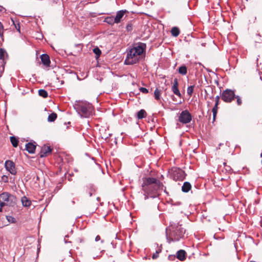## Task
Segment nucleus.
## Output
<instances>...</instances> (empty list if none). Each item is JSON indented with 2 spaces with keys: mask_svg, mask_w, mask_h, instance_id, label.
<instances>
[{
  "mask_svg": "<svg viewBox=\"0 0 262 262\" xmlns=\"http://www.w3.org/2000/svg\"><path fill=\"white\" fill-rule=\"evenodd\" d=\"M142 180V189L146 194L145 199H147L148 196L151 198L158 196L159 195L158 190L162 189V183L154 178L145 177Z\"/></svg>",
  "mask_w": 262,
  "mask_h": 262,
  "instance_id": "nucleus-1",
  "label": "nucleus"
},
{
  "mask_svg": "<svg viewBox=\"0 0 262 262\" xmlns=\"http://www.w3.org/2000/svg\"><path fill=\"white\" fill-rule=\"evenodd\" d=\"M145 44L140 43L130 49L127 53L124 63L129 65L137 63L139 61L140 56L145 51Z\"/></svg>",
  "mask_w": 262,
  "mask_h": 262,
  "instance_id": "nucleus-2",
  "label": "nucleus"
},
{
  "mask_svg": "<svg viewBox=\"0 0 262 262\" xmlns=\"http://www.w3.org/2000/svg\"><path fill=\"white\" fill-rule=\"evenodd\" d=\"M168 230L169 231V233L167 238L169 243L171 242L178 241L184 237L185 233V230L181 225L178 224L170 225L168 229H167V231ZM167 234L168 233L167 232Z\"/></svg>",
  "mask_w": 262,
  "mask_h": 262,
  "instance_id": "nucleus-3",
  "label": "nucleus"
},
{
  "mask_svg": "<svg viewBox=\"0 0 262 262\" xmlns=\"http://www.w3.org/2000/svg\"><path fill=\"white\" fill-rule=\"evenodd\" d=\"M16 204V198L15 196L7 192L0 194V206H14Z\"/></svg>",
  "mask_w": 262,
  "mask_h": 262,
  "instance_id": "nucleus-4",
  "label": "nucleus"
},
{
  "mask_svg": "<svg viewBox=\"0 0 262 262\" xmlns=\"http://www.w3.org/2000/svg\"><path fill=\"white\" fill-rule=\"evenodd\" d=\"M78 113L80 115L85 118H88L92 115L93 112V107L91 104L84 103L79 105Z\"/></svg>",
  "mask_w": 262,
  "mask_h": 262,
  "instance_id": "nucleus-5",
  "label": "nucleus"
},
{
  "mask_svg": "<svg viewBox=\"0 0 262 262\" xmlns=\"http://www.w3.org/2000/svg\"><path fill=\"white\" fill-rule=\"evenodd\" d=\"M170 178L175 181H183L186 176V174L183 170L179 168L173 167L170 172Z\"/></svg>",
  "mask_w": 262,
  "mask_h": 262,
  "instance_id": "nucleus-6",
  "label": "nucleus"
},
{
  "mask_svg": "<svg viewBox=\"0 0 262 262\" xmlns=\"http://www.w3.org/2000/svg\"><path fill=\"white\" fill-rule=\"evenodd\" d=\"M192 120L191 114L187 111H183L179 116L178 121L183 124H187Z\"/></svg>",
  "mask_w": 262,
  "mask_h": 262,
  "instance_id": "nucleus-7",
  "label": "nucleus"
},
{
  "mask_svg": "<svg viewBox=\"0 0 262 262\" xmlns=\"http://www.w3.org/2000/svg\"><path fill=\"white\" fill-rule=\"evenodd\" d=\"M234 97L235 93L234 91L229 89H226L223 91L221 95L222 99L224 101L228 103L231 102Z\"/></svg>",
  "mask_w": 262,
  "mask_h": 262,
  "instance_id": "nucleus-8",
  "label": "nucleus"
},
{
  "mask_svg": "<svg viewBox=\"0 0 262 262\" xmlns=\"http://www.w3.org/2000/svg\"><path fill=\"white\" fill-rule=\"evenodd\" d=\"M5 166L7 170H8L12 174H16V170L14 163L11 160H7L5 163Z\"/></svg>",
  "mask_w": 262,
  "mask_h": 262,
  "instance_id": "nucleus-9",
  "label": "nucleus"
},
{
  "mask_svg": "<svg viewBox=\"0 0 262 262\" xmlns=\"http://www.w3.org/2000/svg\"><path fill=\"white\" fill-rule=\"evenodd\" d=\"M84 194L85 196L90 197L96 192V189L93 185L89 184L84 188Z\"/></svg>",
  "mask_w": 262,
  "mask_h": 262,
  "instance_id": "nucleus-10",
  "label": "nucleus"
},
{
  "mask_svg": "<svg viewBox=\"0 0 262 262\" xmlns=\"http://www.w3.org/2000/svg\"><path fill=\"white\" fill-rule=\"evenodd\" d=\"M52 151V149L50 146L44 145L41 148L39 155L40 157L43 158L47 157Z\"/></svg>",
  "mask_w": 262,
  "mask_h": 262,
  "instance_id": "nucleus-11",
  "label": "nucleus"
},
{
  "mask_svg": "<svg viewBox=\"0 0 262 262\" xmlns=\"http://www.w3.org/2000/svg\"><path fill=\"white\" fill-rule=\"evenodd\" d=\"M179 83L178 80L177 78L174 79L173 85L172 86L171 89L173 93L179 97H181V94L180 93L178 89Z\"/></svg>",
  "mask_w": 262,
  "mask_h": 262,
  "instance_id": "nucleus-12",
  "label": "nucleus"
},
{
  "mask_svg": "<svg viewBox=\"0 0 262 262\" xmlns=\"http://www.w3.org/2000/svg\"><path fill=\"white\" fill-rule=\"evenodd\" d=\"M40 59L42 63L46 66L49 67L50 64V57L48 54H44L41 55Z\"/></svg>",
  "mask_w": 262,
  "mask_h": 262,
  "instance_id": "nucleus-13",
  "label": "nucleus"
},
{
  "mask_svg": "<svg viewBox=\"0 0 262 262\" xmlns=\"http://www.w3.org/2000/svg\"><path fill=\"white\" fill-rule=\"evenodd\" d=\"M126 12V10H120L117 12L116 16L114 17L116 20V24H118L121 21L122 18Z\"/></svg>",
  "mask_w": 262,
  "mask_h": 262,
  "instance_id": "nucleus-14",
  "label": "nucleus"
},
{
  "mask_svg": "<svg viewBox=\"0 0 262 262\" xmlns=\"http://www.w3.org/2000/svg\"><path fill=\"white\" fill-rule=\"evenodd\" d=\"M186 252L184 250H180L177 253V258L181 261L186 259Z\"/></svg>",
  "mask_w": 262,
  "mask_h": 262,
  "instance_id": "nucleus-15",
  "label": "nucleus"
},
{
  "mask_svg": "<svg viewBox=\"0 0 262 262\" xmlns=\"http://www.w3.org/2000/svg\"><path fill=\"white\" fill-rule=\"evenodd\" d=\"M36 145L32 143H28L26 144V149L30 154L35 152Z\"/></svg>",
  "mask_w": 262,
  "mask_h": 262,
  "instance_id": "nucleus-16",
  "label": "nucleus"
},
{
  "mask_svg": "<svg viewBox=\"0 0 262 262\" xmlns=\"http://www.w3.org/2000/svg\"><path fill=\"white\" fill-rule=\"evenodd\" d=\"M21 202L23 206L24 207H30L31 205V200L25 196L21 198Z\"/></svg>",
  "mask_w": 262,
  "mask_h": 262,
  "instance_id": "nucleus-17",
  "label": "nucleus"
},
{
  "mask_svg": "<svg viewBox=\"0 0 262 262\" xmlns=\"http://www.w3.org/2000/svg\"><path fill=\"white\" fill-rule=\"evenodd\" d=\"M191 188V185L189 182H185L182 187V190L184 192H188Z\"/></svg>",
  "mask_w": 262,
  "mask_h": 262,
  "instance_id": "nucleus-18",
  "label": "nucleus"
},
{
  "mask_svg": "<svg viewBox=\"0 0 262 262\" xmlns=\"http://www.w3.org/2000/svg\"><path fill=\"white\" fill-rule=\"evenodd\" d=\"M147 116V113L144 110H140L137 113V118L138 119H142L145 118Z\"/></svg>",
  "mask_w": 262,
  "mask_h": 262,
  "instance_id": "nucleus-19",
  "label": "nucleus"
},
{
  "mask_svg": "<svg viewBox=\"0 0 262 262\" xmlns=\"http://www.w3.org/2000/svg\"><path fill=\"white\" fill-rule=\"evenodd\" d=\"M104 21L111 25L116 23V20L113 16H108L106 17L104 19Z\"/></svg>",
  "mask_w": 262,
  "mask_h": 262,
  "instance_id": "nucleus-20",
  "label": "nucleus"
},
{
  "mask_svg": "<svg viewBox=\"0 0 262 262\" xmlns=\"http://www.w3.org/2000/svg\"><path fill=\"white\" fill-rule=\"evenodd\" d=\"M180 30L178 27H174L171 29V33L174 37H177L180 34Z\"/></svg>",
  "mask_w": 262,
  "mask_h": 262,
  "instance_id": "nucleus-21",
  "label": "nucleus"
},
{
  "mask_svg": "<svg viewBox=\"0 0 262 262\" xmlns=\"http://www.w3.org/2000/svg\"><path fill=\"white\" fill-rule=\"evenodd\" d=\"M179 73L182 75H185L187 73V69L185 66H181L178 69Z\"/></svg>",
  "mask_w": 262,
  "mask_h": 262,
  "instance_id": "nucleus-22",
  "label": "nucleus"
},
{
  "mask_svg": "<svg viewBox=\"0 0 262 262\" xmlns=\"http://www.w3.org/2000/svg\"><path fill=\"white\" fill-rule=\"evenodd\" d=\"M57 117V114L55 113H52L48 116V121L49 122H53L56 119Z\"/></svg>",
  "mask_w": 262,
  "mask_h": 262,
  "instance_id": "nucleus-23",
  "label": "nucleus"
},
{
  "mask_svg": "<svg viewBox=\"0 0 262 262\" xmlns=\"http://www.w3.org/2000/svg\"><path fill=\"white\" fill-rule=\"evenodd\" d=\"M10 141L13 147H16L18 145V139L14 136H12L10 137Z\"/></svg>",
  "mask_w": 262,
  "mask_h": 262,
  "instance_id": "nucleus-24",
  "label": "nucleus"
},
{
  "mask_svg": "<svg viewBox=\"0 0 262 262\" xmlns=\"http://www.w3.org/2000/svg\"><path fill=\"white\" fill-rule=\"evenodd\" d=\"M38 94L40 96L42 97L43 98H47L48 97V92L43 90V89H40L38 91Z\"/></svg>",
  "mask_w": 262,
  "mask_h": 262,
  "instance_id": "nucleus-25",
  "label": "nucleus"
},
{
  "mask_svg": "<svg viewBox=\"0 0 262 262\" xmlns=\"http://www.w3.org/2000/svg\"><path fill=\"white\" fill-rule=\"evenodd\" d=\"M218 106L214 105L212 108V113H213V120L212 122H214L216 119V114L217 113Z\"/></svg>",
  "mask_w": 262,
  "mask_h": 262,
  "instance_id": "nucleus-26",
  "label": "nucleus"
},
{
  "mask_svg": "<svg viewBox=\"0 0 262 262\" xmlns=\"http://www.w3.org/2000/svg\"><path fill=\"white\" fill-rule=\"evenodd\" d=\"M161 94V91L157 88L154 92L155 98L158 100H160Z\"/></svg>",
  "mask_w": 262,
  "mask_h": 262,
  "instance_id": "nucleus-27",
  "label": "nucleus"
},
{
  "mask_svg": "<svg viewBox=\"0 0 262 262\" xmlns=\"http://www.w3.org/2000/svg\"><path fill=\"white\" fill-rule=\"evenodd\" d=\"M194 85H191L190 86H188L187 90V93L189 97H191L193 93V90L194 88Z\"/></svg>",
  "mask_w": 262,
  "mask_h": 262,
  "instance_id": "nucleus-28",
  "label": "nucleus"
},
{
  "mask_svg": "<svg viewBox=\"0 0 262 262\" xmlns=\"http://www.w3.org/2000/svg\"><path fill=\"white\" fill-rule=\"evenodd\" d=\"M7 55L6 51L2 48L0 49V59L4 60L5 59V55Z\"/></svg>",
  "mask_w": 262,
  "mask_h": 262,
  "instance_id": "nucleus-29",
  "label": "nucleus"
},
{
  "mask_svg": "<svg viewBox=\"0 0 262 262\" xmlns=\"http://www.w3.org/2000/svg\"><path fill=\"white\" fill-rule=\"evenodd\" d=\"M93 52L95 54H96L98 56H100V55L101 53V51L98 48H94L93 49Z\"/></svg>",
  "mask_w": 262,
  "mask_h": 262,
  "instance_id": "nucleus-30",
  "label": "nucleus"
},
{
  "mask_svg": "<svg viewBox=\"0 0 262 262\" xmlns=\"http://www.w3.org/2000/svg\"><path fill=\"white\" fill-rule=\"evenodd\" d=\"M234 98L236 99V102H237V105H241L242 103V101L241 98L238 96H235Z\"/></svg>",
  "mask_w": 262,
  "mask_h": 262,
  "instance_id": "nucleus-31",
  "label": "nucleus"
},
{
  "mask_svg": "<svg viewBox=\"0 0 262 262\" xmlns=\"http://www.w3.org/2000/svg\"><path fill=\"white\" fill-rule=\"evenodd\" d=\"M126 30L128 31V32H129V31H131L132 30H133V26H132V24H130V23H129L126 26Z\"/></svg>",
  "mask_w": 262,
  "mask_h": 262,
  "instance_id": "nucleus-32",
  "label": "nucleus"
},
{
  "mask_svg": "<svg viewBox=\"0 0 262 262\" xmlns=\"http://www.w3.org/2000/svg\"><path fill=\"white\" fill-rule=\"evenodd\" d=\"M139 90H140V92H141L143 93L147 94L148 93V90L145 88L142 87V88H140Z\"/></svg>",
  "mask_w": 262,
  "mask_h": 262,
  "instance_id": "nucleus-33",
  "label": "nucleus"
},
{
  "mask_svg": "<svg viewBox=\"0 0 262 262\" xmlns=\"http://www.w3.org/2000/svg\"><path fill=\"white\" fill-rule=\"evenodd\" d=\"M161 250L159 251H157L156 253H154L152 255V258L156 259L159 256V253L160 252Z\"/></svg>",
  "mask_w": 262,
  "mask_h": 262,
  "instance_id": "nucleus-34",
  "label": "nucleus"
},
{
  "mask_svg": "<svg viewBox=\"0 0 262 262\" xmlns=\"http://www.w3.org/2000/svg\"><path fill=\"white\" fill-rule=\"evenodd\" d=\"M219 100H220V96H217L215 97V103L214 105L218 106V105L219 104Z\"/></svg>",
  "mask_w": 262,
  "mask_h": 262,
  "instance_id": "nucleus-35",
  "label": "nucleus"
},
{
  "mask_svg": "<svg viewBox=\"0 0 262 262\" xmlns=\"http://www.w3.org/2000/svg\"><path fill=\"white\" fill-rule=\"evenodd\" d=\"M2 179L5 182H8V177L6 176H3Z\"/></svg>",
  "mask_w": 262,
  "mask_h": 262,
  "instance_id": "nucleus-36",
  "label": "nucleus"
},
{
  "mask_svg": "<svg viewBox=\"0 0 262 262\" xmlns=\"http://www.w3.org/2000/svg\"><path fill=\"white\" fill-rule=\"evenodd\" d=\"M76 242L77 243H82L83 242V239L81 238H78L77 239H76Z\"/></svg>",
  "mask_w": 262,
  "mask_h": 262,
  "instance_id": "nucleus-37",
  "label": "nucleus"
},
{
  "mask_svg": "<svg viewBox=\"0 0 262 262\" xmlns=\"http://www.w3.org/2000/svg\"><path fill=\"white\" fill-rule=\"evenodd\" d=\"M101 239L100 238V236L99 235H97L96 237H95V241L96 242H98L99 241H100Z\"/></svg>",
  "mask_w": 262,
  "mask_h": 262,
  "instance_id": "nucleus-38",
  "label": "nucleus"
},
{
  "mask_svg": "<svg viewBox=\"0 0 262 262\" xmlns=\"http://www.w3.org/2000/svg\"><path fill=\"white\" fill-rule=\"evenodd\" d=\"M18 28H17V26L15 25L16 29L19 32V24H18Z\"/></svg>",
  "mask_w": 262,
  "mask_h": 262,
  "instance_id": "nucleus-39",
  "label": "nucleus"
},
{
  "mask_svg": "<svg viewBox=\"0 0 262 262\" xmlns=\"http://www.w3.org/2000/svg\"><path fill=\"white\" fill-rule=\"evenodd\" d=\"M2 207H1V206L0 207V212L2 211Z\"/></svg>",
  "mask_w": 262,
  "mask_h": 262,
  "instance_id": "nucleus-40",
  "label": "nucleus"
},
{
  "mask_svg": "<svg viewBox=\"0 0 262 262\" xmlns=\"http://www.w3.org/2000/svg\"><path fill=\"white\" fill-rule=\"evenodd\" d=\"M260 157H262V152L260 154Z\"/></svg>",
  "mask_w": 262,
  "mask_h": 262,
  "instance_id": "nucleus-41",
  "label": "nucleus"
},
{
  "mask_svg": "<svg viewBox=\"0 0 262 262\" xmlns=\"http://www.w3.org/2000/svg\"><path fill=\"white\" fill-rule=\"evenodd\" d=\"M1 11V10L0 9V11Z\"/></svg>",
  "mask_w": 262,
  "mask_h": 262,
  "instance_id": "nucleus-42",
  "label": "nucleus"
}]
</instances>
